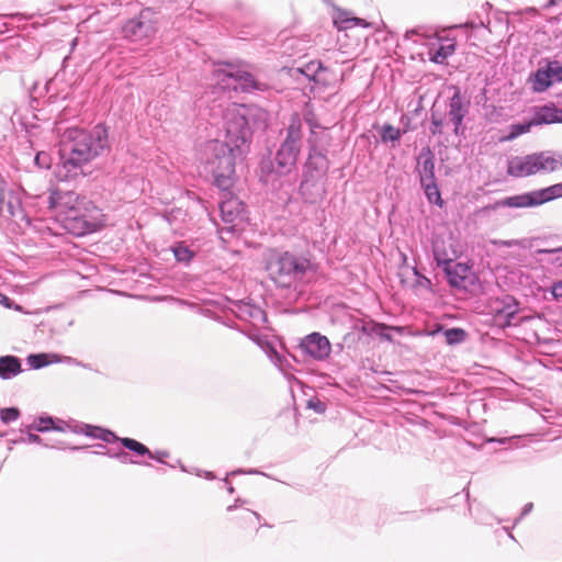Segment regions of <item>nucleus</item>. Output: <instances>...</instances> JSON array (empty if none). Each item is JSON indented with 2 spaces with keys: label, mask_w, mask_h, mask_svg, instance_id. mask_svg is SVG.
Listing matches in <instances>:
<instances>
[{
  "label": "nucleus",
  "mask_w": 562,
  "mask_h": 562,
  "mask_svg": "<svg viewBox=\"0 0 562 562\" xmlns=\"http://www.w3.org/2000/svg\"><path fill=\"white\" fill-rule=\"evenodd\" d=\"M413 34H416V31H415V30L407 31V32H406V34H405V37H406V38H409V37H411V35H413Z\"/></svg>",
  "instance_id": "4d7b16f0"
},
{
  "label": "nucleus",
  "mask_w": 562,
  "mask_h": 562,
  "mask_svg": "<svg viewBox=\"0 0 562 562\" xmlns=\"http://www.w3.org/2000/svg\"><path fill=\"white\" fill-rule=\"evenodd\" d=\"M540 66L531 71L526 80L533 93L548 91L555 83H562V63L558 59H542Z\"/></svg>",
  "instance_id": "1a4fd4ad"
},
{
  "label": "nucleus",
  "mask_w": 562,
  "mask_h": 562,
  "mask_svg": "<svg viewBox=\"0 0 562 562\" xmlns=\"http://www.w3.org/2000/svg\"><path fill=\"white\" fill-rule=\"evenodd\" d=\"M533 123L536 125L562 124V109L553 103L539 106L533 113Z\"/></svg>",
  "instance_id": "aec40b11"
},
{
  "label": "nucleus",
  "mask_w": 562,
  "mask_h": 562,
  "mask_svg": "<svg viewBox=\"0 0 562 562\" xmlns=\"http://www.w3.org/2000/svg\"><path fill=\"white\" fill-rule=\"evenodd\" d=\"M307 407L312 408L317 414H323L326 412L327 405L318 398H311L307 402Z\"/></svg>",
  "instance_id": "4c0bfd02"
},
{
  "label": "nucleus",
  "mask_w": 562,
  "mask_h": 562,
  "mask_svg": "<svg viewBox=\"0 0 562 562\" xmlns=\"http://www.w3.org/2000/svg\"><path fill=\"white\" fill-rule=\"evenodd\" d=\"M109 130L97 124L90 130L66 128L59 142V162L56 177L59 181H77L90 173V162L110 151Z\"/></svg>",
  "instance_id": "f03ea898"
},
{
  "label": "nucleus",
  "mask_w": 562,
  "mask_h": 562,
  "mask_svg": "<svg viewBox=\"0 0 562 562\" xmlns=\"http://www.w3.org/2000/svg\"><path fill=\"white\" fill-rule=\"evenodd\" d=\"M247 112L245 106L227 109L223 114L224 139L210 140L205 146V169L223 191L232 187L236 160L244 158L249 148L252 130Z\"/></svg>",
  "instance_id": "f257e3e1"
},
{
  "label": "nucleus",
  "mask_w": 562,
  "mask_h": 562,
  "mask_svg": "<svg viewBox=\"0 0 562 562\" xmlns=\"http://www.w3.org/2000/svg\"><path fill=\"white\" fill-rule=\"evenodd\" d=\"M35 162H36L37 165L42 166V167L44 166V165H42V164H41V162H43V159H41V154H37V155H36V157H35Z\"/></svg>",
  "instance_id": "6e6d98bb"
},
{
  "label": "nucleus",
  "mask_w": 562,
  "mask_h": 562,
  "mask_svg": "<svg viewBox=\"0 0 562 562\" xmlns=\"http://www.w3.org/2000/svg\"><path fill=\"white\" fill-rule=\"evenodd\" d=\"M325 68L319 60H311L303 65L302 67H297L294 71L300 72L305 76L308 80H313L315 82H322L319 75L324 71Z\"/></svg>",
  "instance_id": "5701e85b"
},
{
  "label": "nucleus",
  "mask_w": 562,
  "mask_h": 562,
  "mask_svg": "<svg viewBox=\"0 0 562 562\" xmlns=\"http://www.w3.org/2000/svg\"><path fill=\"white\" fill-rule=\"evenodd\" d=\"M121 445L125 449L138 456H147L148 458L156 460L157 462L160 463H166L165 459L169 457V452L167 450H157L153 452L144 443L133 438L124 437L123 439H121Z\"/></svg>",
  "instance_id": "6ab92c4d"
},
{
  "label": "nucleus",
  "mask_w": 562,
  "mask_h": 562,
  "mask_svg": "<svg viewBox=\"0 0 562 562\" xmlns=\"http://www.w3.org/2000/svg\"><path fill=\"white\" fill-rule=\"evenodd\" d=\"M337 347L341 350L342 349V345L341 344H338Z\"/></svg>",
  "instance_id": "e2e57ef3"
},
{
  "label": "nucleus",
  "mask_w": 562,
  "mask_h": 562,
  "mask_svg": "<svg viewBox=\"0 0 562 562\" xmlns=\"http://www.w3.org/2000/svg\"><path fill=\"white\" fill-rule=\"evenodd\" d=\"M310 267L308 259L285 251L272 260L268 269L277 283L289 286L293 281L302 279Z\"/></svg>",
  "instance_id": "0eeeda50"
},
{
  "label": "nucleus",
  "mask_w": 562,
  "mask_h": 562,
  "mask_svg": "<svg viewBox=\"0 0 562 562\" xmlns=\"http://www.w3.org/2000/svg\"><path fill=\"white\" fill-rule=\"evenodd\" d=\"M507 440H508V438H491V439H488V442L505 443Z\"/></svg>",
  "instance_id": "09e8293b"
},
{
  "label": "nucleus",
  "mask_w": 562,
  "mask_h": 562,
  "mask_svg": "<svg viewBox=\"0 0 562 562\" xmlns=\"http://www.w3.org/2000/svg\"><path fill=\"white\" fill-rule=\"evenodd\" d=\"M494 319L501 327L516 326L520 322L516 321L519 312L518 302L512 295H504L497 299L493 306Z\"/></svg>",
  "instance_id": "4468645a"
},
{
  "label": "nucleus",
  "mask_w": 562,
  "mask_h": 562,
  "mask_svg": "<svg viewBox=\"0 0 562 562\" xmlns=\"http://www.w3.org/2000/svg\"><path fill=\"white\" fill-rule=\"evenodd\" d=\"M26 360H27V363L30 364V367L35 370L42 369L48 364L60 363V362L88 368V364H83L72 357L59 356L57 353H46V352L31 353L27 356Z\"/></svg>",
  "instance_id": "2eb2a0df"
},
{
  "label": "nucleus",
  "mask_w": 562,
  "mask_h": 562,
  "mask_svg": "<svg viewBox=\"0 0 562 562\" xmlns=\"http://www.w3.org/2000/svg\"><path fill=\"white\" fill-rule=\"evenodd\" d=\"M220 211L225 223H234L239 214L238 202L236 200L224 201L220 204Z\"/></svg>",
  "instance_id": "bb28decb"
},
{
  "label": "nucleus",
  "mask_w": 562,
  "mask_h": 562,
  "mask_svg": "<svg viewBox=\"0 0 562 562\" xmlns=\"http://www.w3.org/2000/svg\"><path fill=\"white\" fill-rule=\"evenodd\" d=\"M562 168V155L549 150L516 156L508 160L507 173L514 178H526L538 173H550Z\"/></svg>",
  "instance_id": "39448f33"
},
{
  "label": "nucleus",
  "mask_w": 562,
  "mask_h": 562,
  "mask_svg": "<svg viewBox=\"0 0 562 562\" xmlns=\"http://www.w3.org/2000/svg\"><path fill=\"white\" fill-rule=\"evenodd\" d=\"M420 186L424 189L425 195L429 203L442 206L443 200L441 198L436 180L426 181L424 183H420Z\"/></svg>",
  "instance_id": "a878e982"
},
{
  "label": "nucleus",
  "mask_w": 562,
  "mask_h": 562,
  "mask_svg": "<svg viewBox=\"0 0 562 562\" xmlns=\"http://www.w3.org/2000/svg\"><path fill=\"white\" fill-rule=\"evenodd\" d=\"M537 254H547V255H555L554 258L550 260L551 263L562 267V247L553 248V249H538Z\"/></svg>",
  "instance_id": "e433bc0d"
},
{
  "label": "nucleus",
  "mask_w": 562,
  "mask_h": 562,
  "mask_svg": "<svg viewBox=\"0 0 562 562\" xmlns=\"http://www.w3.org/2000/svg\"><path fill=\"white\" fill-rule=\"evenodd\" d=\"M55 418L50 416H41L37 419L34 420L33 424L27 426L29 430H36L38 432H46L49 431Z\"/></svg>",
  "instance_id": "2f4dec72"
},
{
  "label": "nucleus",
  "mask_w": 562,
  "mask_h": 562,
  "mask_svg": "<svg viewBox=\"0 0 562 562\" xmlns=\"http://www.w3.org/2000/svg\"><path fill=\"white\" fill-rule=\"evenodd\" d=\"M402 136V132L400 128L394 127L391 124H384L381 131V139L382 142H398Z\"/></svg>",
  "instance_id": "473e14b6"
},
{
  "label": "nucleus",
  "mask_w": 562,
  "mask_h": 562,
  "mask_svg": "<svg viewBox=\"0 0 562 562\" xmlns=\"http://www.w3.org/2000/svg\"><path fill=\"white\" fill-rule=\"evenodd\" d=\"M229 328H234V329H237L239 330L240 333L243 334H246L249 338H252V336L250 334H247L244 329L241 328H238L237 326H235L233 323H229V324H226Z\"/></svg>",
  "instance_id": "49530a36"
},
{
  "label": "nucleus",
  "mask_w": 562,
  "mask_h": 562,
  "mask_svg": "<svg viewBox=\"0 0 562 562\" xmlns=\"http://www.w3.org/2000/svg\"><path fill=\"white\" fill-rule=\"evenodd\" d=\"M413 272H414V274H415V276H416V278H417V279H416V284H417V285H419V286H422V288H425V289H430V288H431V281H430L427 277L423 276V274L417 270V268H414V269H413Z\"/></svg>",
  "instance_id": "ea45409f"
},
{
  "label": "nucleus",
  "mask_w": 562,
  "mask_h": 562,
  "mask_svg": "<svg viewBox=\"0 0 562 562\" xmlns=\"http://www.w3.org/2000/svg\"><path fill=\"white\" fill-rule=\"evenodd\" d=\"M302 138V122L297 115H293L273 159L268 157L260 162V180L265 186L272 190L293 186L290 180L283 178L290 176L296 167L303 143Z\"/></svg>",
  "instance_id": "7ed1b4c3"
},
{
  "label": "nucleus",
  "mask_w": 562,
  "mask_h": 562,
  "mask_svg": "<svg viewBox=\"0 0 562 562\" xmlns=\"http://www.w3.org/2000/svg\"><path fill=\"white\" fill-rule=\"evenodd\" d=\"M9 301H10V299H9L7 295H4V294H2V293L0 292V303H3V304H5V305H9Z\"/></svg>",
  "instance_id": "3c124183"
},
{
  "label": "nucleus",
  "mask_w": 562,
  "mask_h": 562,
  "mask_svg": "<svg viewBox=\"0 0 562 562\" xmlns=\"http://www.w3.org/2000/svg\"><path fill=\"white\" fill-rule=\"evenodd\" d=\"M442 119L441 117H437L435 115V113L431 114V127H430V133L432 135H437V134H441V126H442Z\"/></svg>",
  "instance_id": "a19ab883"
},
{
  "label": "nucleus",
  "mask_w": 562,
  "mask_h": 562,
  "mask_svg": "<svg viewBox=\"0 0 562 562\" xmlns=\"http://www.w3.org/2000/svg\"><path fill=\"white\" fill-rule=\"evenodd\" d=\"M456 50V44L453 42L448 44H441L437 48L429 50V59L436 64H445L447 58L451 56Z\"/></svg>",
  "instance_id": "b1692460"
},
{
  "label": "nucleus",
  "mask_w": 562,
  "mask_h": 562,
  "mask_svg": "<svg viewBox=\"0 0 562 562\" xmlns=\"http://www.w3.org/2000/svg\"><path fill=\"white\" fill-rule=\"evenodd\" d=\"M299 347L304 353L316 361H325L331 353L329 339L317 331L311 333L302 338Z\"/></svg>",
  "instance_id": "ddd939ff"
},
{
  "label": "nucleus",
  "mask_w": 562,
  "mask_h": 562,
  "mask_svg": "<svg viewBox=\"0 0 562 562\" xmlns=\"http://www.w3.org/2000/svg\"><path fill=\"white\" fill-rule=\"evenodd\" d=\"M443 335L448 345H457L464 341L467 333L462 328L453 327L446 329Z\"/></svg>",
  "instance_id": "7c9ffc66"
},
{
  "label": "nucleus",
  "mask_w": 562,
  "mask_h": 562,
  "mask_svg": "<svg viewBox=\"0 0 562 562\" xmlns=\"http://www.w3.org/2000/svg\"><path fill=\"white\" fill-rule=\"evenodd\" d=\"M248 512H249V514H251V515H252V516H254L258 521H260V519H261L260 514H258L257 512H251V510H248Z\"/></svg>",
  "instance_id": "864d4df0"
},
{
  "label": "nucleus",
  "mask_w": 562,
  "mask_h": 562,
  "mask_svg": "<svg viewBox=\"0 0 562 562\" xmlns=\"http://www.w3.org/2000/svg\"><path fill=\"white\" fill-rule=\"evenodd\" d=\"M67 201L64 203L65 205L75 202V204L70 205L64 212V227L71 234L76 236H83L89 233H93L98 229L100 221V210L93 205L91 201L86 200L85 198L80 199L72 192L66 194V196H59L57 193H52L47 202L49 207H59L61 203L58 200Z\"/></svg>",
  "instance_id": "20e7f679"
},
{
  "label": "nucleus",
  "mask_w": 562,
  "mask_h": 562,
  "mask_svg": "<svg viewBox=\"0 0 562 562\" xmlns=\"http://www.w3.org/2000/svg\"><path fill=\"white\" fill-rule=\"evenodd\" d=\"M98 439H100L106 443H112V442H116V441L121 442L122 438L117 437L113 431L103 428L101 435H98Z\"/></svg>",
  "instance_id": "58836bf2"
},
{
  "label": "nucleus",
  "mask_w": 562,
  "mask_h": 562,
  "mask_svg": "<svg viewBox=\"0 0 562 562\" xmlns=\"http://www.w3.org/2000/svg\"><path fill=\"white\" fill-rule=\"evenodd\" d=\"M559 198H562V182L552 184L547 188L505 196L485 205L482 209V212H495L501 209L516 210L537 207Z\"/></svg>",
  "instance_id": "423d86ee"
},
{
  "label": "nucleus",
  "mask_w": 562,
  "mask_h": 562,
  "mask_svg": "<svg viewBox=\"0 0 562 562\" xmlns=\"http://www.w3.org/2000/svg\"><path fill=\"white\" fill-rule=\"evenodd\" d=\"M383 330H395V331L400 333L401 328L394 327V326H389L386 324L378 323L374 321L367 322L361 326V331L369 336H379L380 337V335H382Z\"/></svg>",
  "instance_id": "cd10ccee"
},
{
  "label": "nucleus",
  "mask_w": 562,
  "mask_h": 562,
  "mask_svg": "<svg viewBox=\"0 0 562 562\" xmlns=\"http://www.w3.org/2000/svg\"><path fill=\"white\" fill-rule=\"evenodd\" d=\"M453 94L448 102L447 117L448 122L453 125V133L456 135L463 134V120L470 112V100L462 94L458 87H452Z\"/></svg>",
  "instance_id": "f8f14e48"
},
{
  "label": "nucleus",
  "mask_w": 562,
  "mask_h": 562,
  "mask_svg": "<svg viewBox=\"0 0 562 562\" xmlns=\"http://www.w3.org/2000/svg\"><path fill=\"white\" fill-rule=\"evenodd\" d=\"M533 125H536V123H533V117L530 121L512 124L509 126L507 139H514L525 133H528Z\"/></svg>",
  "instance_id": "c756f323"
},
{
  "label": "nucleus",
  "mask_w": 562,
  "mask_h": 562,
  "mask_svg": "<svg viewBox=\"0 0 562 562\" xmlns=\"http://www.w3.org/2000/svg\"><path fill=\"white\" fill-rule=\"evenodd\" d=\"M235 314L239 319L249 322L254 326L262 325L267 321L265 311L248 302H238L235 305Z\"/></svg>",
  "instance_id": "f3484780"
},
{
  "label": "nucleus",
  "mask_w": 562,
  "mask_h": 562,
  "mask_svg": "<svg viewBox=\"0 0 562 562\" xmlns=\"http://www.w3.org/2000/svg\"><path fill=\"white\" fill-rule=\"evenodd\" d=\"M328 168L329 161L326 155L319 151L316 145L311 144L307 160L303 166L302 181L300 184V192L305 201L314 202L306 193L310 188L315 189V192L318 194L324 192L323 187L318 186L317 182L326 176Z\"/></svg>",
  "instance_id": "6e6552de"
},
{
  "label": "nucleus",
  "mask_w": 562,
  "mask_h": 562,
  "mask_svg": "<svg viewBox=\"0 0 562 562\" xmlns=\"http://www.w3.org/2000/svg\"><path fill=\"white\" fill-rule=\"evenodd\" d=\"M533 508V504L532 503H527L522 510H521V514L515 519L514 521V525H517L526 515H528Z\"/></svg>",
  "instance_id": "37998d69"
},
{
  "label": "nucleus",
  "mask_w": 562,
  "mask_h": 562,
  "mask_svg": "<svg viewBox=\"0 0 562 562\" xmlns=\"http://www.w3.org/2000/svg\"><path fill=\"white\" fill-rule=\"evenodd\" d=\"M203 475H204V477H205L206 480H214V479H215L214 473H213V472H210V471H204Z\"/></svg>",
  "instance_id": "603ef678"
},
{
  "label": "nucleus",
  "mask_w": 562,
  "mask_h": 562,
  "mask_svg": "<svg viewBox=\"0 0 562 562\" xmlns=\"http://www.w3.org/2000/svg\"><path fill=\"white\" fill-rule=\"evenodd\" d=\"M227 491H228L229 494H233L235 492V488L232 485H229L227 487Z\"/></svg>",
  "instance_id": "bf43d9fd"
},
{
  "label": "nucleus",
  "mask_w": 562,
  "mask_h": 562,
  "mask_svg": "<svg viewBox=\"0 0 562 562\" xmlns=\"http://www.w3.org/2000/svg\"><path fill=\"white\" fill-rule=\"evenodd\" d=\"M217 79L224 88L240 89L244 92L265 91L268 86L255 78L252 74L240 68L228 66L216 71Z\"/></svg>",
  "instance_id": "9d476101"
},
{
  "label": "nucleus",
  "mask_w": 562,
  "mask_h": 562,
  "mask_svg": "<svg viewBox=\"0 0 562 562\" xmlns=\"http://www.w3.org/2000/svg\"><path fill=\"white\" fill-rule=\"evenodd\" d=\"M35 162H36L37 165L42 166V167L44 166V165H42V164H41V162H43V159H41V154H37V155H36V157H35Z\"/></svg>",
  "instance_id": "5fc2aeb1"
},
{
  "label": "nucleus",
  "mask_w": 562,
  "mask_h": 562,
  "mask_svg": "<svg viewBox=\"0 0 562 562\" xmlns=\"http://www.w3.org/2000/svg\"><path fill=\"white\" fill-rule=\"evenodd\" d=\"M439 267H443L448 283L453 288H465L464 281L469 272V268L464 263H454L450 259L437 260Z\"/></svg>",
  "instance_id": "dca6fc26"
},
{
  "label": "nucleus",
  "mask_w": 562,
  "mask_h": 562,
  "mask_svg": "<svg viewBox=\"0 0 562 562\" xmlns=\"http://www.w3.org/2000/svg\"><path fill=\"white\" fill-rule=\"evenodd\" d=\"M334 24L338 30H348L353 26L367 27L369 25L366 20L356 16H349V13L346 11H339L335 15Z\"/></svg>",
  "instance_id": "4be33fe9"
},
{
  "label": "nucleus",
  "mask_w": 562,
  "mask_h": 562,
  "mask_svg": "<svg viewBox=\"0 0 562 562\" xmlns=\"http://www.w3.org/2000/svg\"><path fill=\"white\" fill-rule=\"evenodd\" d=\"M103 428L99 426H92L88 424H76L72 432L85 434L88 437L98 439V435H101Z\"/></svg>",
  "instance_id": "72a5a7b5"
},
{
  "label": "nucleus",
  "mask_w": 562,
  "mask_h": 562,
  "mask_svg": "<svg viewBox=\"0 0 562 562\" xmlns=\"http://www.w3.org/2000/svg\"><path fill=\"white\" fill-rule=\"evenodd\" d=\"M71 449H72V450H80V449H82V448H81V447H72Z\"/></svg>",
  "instance_id": "680f3d73"
},
{
  "label": "nucleus",
  "mask_w": 562,
  "mask_h": 562,
  "mask_svg": "<svg viewBox=\"0 0 562 562\" xmlns=\"http://www.w3.org/2000/svg\"><path fill=\"white\" fill-rule=\"evenodd\" d=\"M98 450L93 451L92 453L98 454L97 452H105L109 450L104 445H97Z\"/></svg>",
  "instance_id": "8fccbe9b"
},
{
  "label": "nucleus",
  "mask_w": 562,
  "mask_h": 562,
  "mask_svg": "<svg viewBox=\"0 0 562 562\" xmlns=\"http://www.w3.org/2000/svg\"><path fill=\"white\" fill-rule=\"evenodd\" d=\"M562 292V282L558 283L555 286H554V293H557V291Z\"/></svg>",
  "instance_id": "13d9d810"
},
{
  "label": "nucleus",
  "mask_w": 562,
  "mask_h": 562,
  "mask_svg": "<svg viewBox=\"0 0 562 562\" xmlns=\"http://www.w3.org/2000/svg\"><path fill=\"white\" fill-rule=\"evenodd\" d=\"M12 445H18V443H37V445H43L44 447H47V448H55V449H60L63 448L60 445H48V443H44L43 442V439L36 435V434H33L31 431H27L26 432V436H21L16 439H12L10 441Z\"/></svg>",
  "instance_id": "c85d7f7f"
},
{
  "label": "nucleus",
  "mask_w": 562,
  "mask_h": 562,
  "mask_svg": "<svg viewBox=\"0 0 562 562\" xmlns=\"http://www.w3.org/2000/svg\"><path fill=\"white\" fill-rule=\"evenodd\" d=\"M246 503H247V501H246V499H243V498H236V499H235V503H234L233 505H229V506L227 507V510H228V512H233V510H235L237 507H239V506H241V505H244V504H246Z\"/></svg>",
  "instance_id": "a18cd8bd"
},
{
  "label": "nucleus",
  "mask_w": 562,
  "mask_h": 562,
  "mask_svg": "<svg viewBox=\"0 0 562 562\" xmlns=\"http://www.w3.org/2000/svg\"><path fill=\"white\" fill-rule=\"evenodd\" d=\"M390 331L391 330H383L382 331V335H380L381 338L385 339V340H389L391 341L392 340V336L390 335Z\"/></svg>",
  "instance_id": "de8ad7c7"
},
{
  "label": "nucleus",
  "mask_w": 562,
  "mask_h": 562,
  "mask_svg": "<svg viewBox=\"0 0 562 562\" xmlns=\"http://www.w3.org/2000/svg\"><path fill=\"white\" fill-rule=\"evenodd\" d=\"M75 428L71 427L68 423L61 420V419H56L54 420V424L50 428V430H56V431H61V432H65L66 430H71Z\"/></svg>",
  "instance_id": "79ce46f5"
},
{
  "label": "nucleus",
  "mask_w": 562,
  "mask_h": 562,
  "mask_svg": "<svg viewBox=\"0 0 562 562\" xmlns=\"http://www.w3.org/2000/svg\"><path fill=\"white\" fill-rule=\"evenodd\" d=\"M21 415L18 407H4L0 408V419L3 424H10L15 422Z\"/></svg>",
  "instance_id": "c9c22d12"
},
{
  "label": "nucleus",
  "mask_w": 562,
  "mask_h": 562,
  "mask_svg": "<svg viewBox=\"0 0 562 562\" xmlns=\"http://www.w3.org/2000/svg\"><path fill=\"white\" fill-rule=\"evenodd\" d=\"M171 250L176 260L180 263L188 266L191 260L195 256V251L192 250L184 241H178L172 247Z\"/></svg>",
  "instance_id": "393cba45"
},
{
  "label": "nucleus",
  "mask_w": 562,
  "mask_h": 562,
  "mask_svg": "<svg viewBox=\"0 0 562 562\" xmlns=\"http://www.w3.org/2000/svg\"><path fill=\"white\" fill-rule=\"evenodd\" d=\"M0 372L2 380H10L22 372V363L16 356L0 357Z\"/></svg>",
  "instance_id": "412c9836"
},
{
  "label": "nucleus",
  "mask_w": 562,
  "mask_h": 562,
  "mask_svg": "<svg viewBox=\"0 0 562 562\" xmlns=\"http://www.w3.org/2000/svg\"><path fill=\"white\" fill-rule=\"evenodd\" d=\"M98 453H99V456H108L110 458L117 459L122 463L140 464L139 461H135V460L131 459L130 454L127 452H125L124 450H117V451L106 450L105 452H98Z\"/></svg>",
  "instance_id": "f704fd0d"
},
{
  "label": "nucleus",
  "mask_w": 562,
  "mask_h": 562,
  "mask_svg": "<svg viewBox=\"0 0 562 562\" xmlns=\"http://www.w3.org/2000/svg\"><path fill=\"white\" fill-rule=\"evenodd\" d=\"M237 474H263V473L256 469H249V470L238 469V470H235V471H232L231 473H228V475H233V476L237 475Z\"/></svg>",
  "instance_id": "c03bdc74"
},
{
  "label": "nucleus",
  "mask_w": 562,
  "mask_h": 562,
  "mask_svg": "<svg viewBox=\"0 0 562 562\" xmlns=\"http://www.w3.org/2000/svg\"><path fill=\"white\" fill-rule=\"evenodd\" d=\"M418 175L420 183L436 180L435 157L429 147H424L417 158Z\"/></svg>",
  "instance_id": "a211bd4d"
},
{
  "label": "nucleus",
  "mask_w": 562,
  "mask_h": 562,
  "mask_svg": "<svg viewBox=\"0 0 562 562\" xmlns=\"http://www.w3.org/2000/svg\"><path fill=\"white\" fill-rule=\"evenodd\" d=\"M156 33L154 12L147 8L135 18L127 20L122 26L123 37L131 42H143Z\"/></svg>",
  "instance_id": "9b49d317"
},
{
  "label": "nucleus",
  "mask_w": 562,
  "mask_h": 562,
  "mask_svg": "<svg viewBox=\"0 0 562 562\" xmlns=\"http://www.w3.org/2000/svg\"><path fill=\"white\" fill-rule=\"evenodd\" d=\"M554 4H555L554 0H550L548 7H551V5H554Z\"/></svg>",
  "instance_id": "052dcab7"
}]
</instances>
